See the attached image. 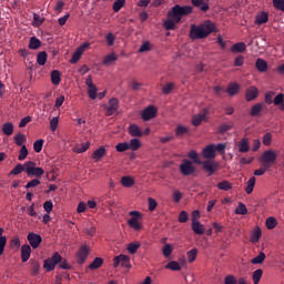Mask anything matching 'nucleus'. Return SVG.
Instances as JSON below:
<instances>
[{
  "label": "nucleus",
  "mask_w": 284,
  "mask_h": 284,
  "mask_svg": "<svg viewBox=\"0 0 284 284\" xmlns=\"http://www.w3.org/2000/svg\"><path fill=\"white\" fill-rule=\"evenodd\" d=\"M274 105L280 106L281 112H284V94L278 93L274 100H273Z\"/></svg>",
  "instance_id": "29"
},
{
  "label": "nucleus",
  "mask_w": 284,
  "mask_h": 284,
  "mask_svg": "<svg viewBox=\"0 0 284 284\" xmlns=\"http://www.w3.org/2000/svg\"><path fill=\"white\" fill-rule=\"evenodd\" d=\"M123 6H125V0H116L113 3V11L119 12L121 10V8H123Z\"/></svg>",
  "instance_id": "63"
},
{
  "label": "nucleus",
  "mask_w": 284,
  "mask_h": 284,
  "mask_svg": "<svg viewBox=\"0 0 284 284\" xmlns=\"http://www.w3.org/2000/svg\"><path fill=\"white\" fill-rule=\"evenodd\" d=\"M85 85L88 87L89 98L94 101L97 99L98 89L92 81V75H88V78L85 79Z\"/></svg>",
  "instance_id": "11"
},
{
  "label": "nucleus",
  "mask_w": 284,
  "mask_h": 284,
  "mask_svg": "<svg viewBox=\"0 0 284 284\" xmlns=\"http://www.w3.org/2000/svg\"><path fill=\"white\" fill-rule=\"evenodd\" d=\"M116 59H118L116 54L110 53L103 59V65H110V63H114Z\"/></svg>",
  "instance_id": "53"
},
{
  "label": "nucleus",
  "mask_w": 284,
  "mask_h": 284,
  "mask_svg": "<svg viewBox=\"0 0 284 284\" xmlns=\"http://www.w3.org/2000/svg\"><path fill=\"white\" fill-rule=\"evenodd\" d=\"M121 185H123V187H132V185H134V179H132L131 176H122L121 178Z\"/></svg>",
  "instance_id": "43"
},
{
  "label": "nucleus",
  "mask_w": 284,
  "mask_h": 284,
  "mask_svg": "<svg viewBox=\"0 0 284 284\" xmlns=\"http://www.w3.org/2000/svg\"><path fill=\"white\" fill-rule=\"evenodd\" d=\"M105 110L106 116H112V114H116V112L119 111V99L111 98L109 100V104L105 105Z\"/></svg>",
  "instance_id": "10"
},
{
  "label": "nucleus",
  "mask_w": 284,
  "mask_h": 284,
  "mask_svg": "<svg viewBox=\"0 0 284 284\" xmlns=\"http://www.w3.org/2000/svg\"><path fill=\"white\" fill-rule=\"evenodd\" d=\"M39 185H41V180H39V178H36L26 184V190H30V187H37Z\"/></svg>",
  "instance_id": "58"
},
{
  "label": "nucleus",
  "mask_w": 284,
  "mask_h": 284,
  "mask_svg": "<svg viewBox=\"0 0 284 284\" xmlns=\"http://www.w3.org/2000/svg\"><path fill=\"white\" fill-rule=\"evenodd\" d=\"M88 48H90V43H88V42L80 45L72 54V63H77L83 55V52H85V50H88Z\"/></svg>",
  "instance_id": "15"
},
{
  "label": "nucleus",
  "mask_w": 284,
  "mask_h": 284,
  "mask_svg": "<svg viewBox=\"0 0 284 284\" xmlns=\"http://www.w3.org/2000/svg\"><path fill=\"white\" fill-rule=\"evenodd\" d=\"M273 6L276 10L284 12V0H273Z\"/></svg>",
  "instance_id": "64"
},
{
  "label": "nucleus",
  "mask_w": 284,
  "mask_h": 284,
  "mask_svg": "<svg viewBox=\"0 0 284 284\" xmlns=\"http://www.w3.org/2000/svg\"><path fill=\"white\" fill-rule=\"evenodd\" d=\"M28 154H29L28 146L22 145L18 155V160L26 161V159H28Z\"/></svg>",
  "instance_id": "50"
},
{
  "label": "nucleus",
  "mask_w": 284,
  "mask_h": 284,
  "mask_svg": "<svg viewBox=\"0 0 284 284\" xmlns=\"http://www.w3.org/2000/svg\"><path fill=\"white\" fill-rule=\"evenodd\" d=\"M191 3L194 8H199L201 12H207V10H210V4L204 2V0H191Z\"/></svg>",
  "instance_id": "21"
},
{
  "label": "nucleus",
  "mask_w": 284,
  "mask_h": 284,
  "mask_svg": "<svg viewBox=\"0 0 284 284\" xmlns=\"http://www.w3.org/2000/svg\"><path fill=\"white\" fill-rule=\"evenodd\" d=\"M253 283L258 284L261 283V278H263V271L261 268H257L252 274Z\"/></svg>",
  "instance_id": "45"
},
{
  "label": "nucleus",
  "mask_w": 284,
  "mask_h": 284,
  "mask_svg": "<svg viewBox=\"0 0 284 284\" xmlns=\"http://www.w3.org/2000/svg\"><path fill=\"white\" fill-rule=\"evenodd\" d=\"M139 148H141V141L139 139L130 140L129 150H133L134 152H136Z\"/></svg>",
  "instance_id": "49"
},
{
  "label": "nucleus",
  "mask_w": 284,
  "mask_h": 284,
  "mask_svg": "<svg viewBox=\"0 0 284 284\" xmlns=\"http://www.w3.org/2000/svg\"><path fill=\"white\" fill-rule=\"evenodd\" d=\"M156 106L154 105H149L142 111L141 118L143 121H152L156 116Z\"/></svg>",
  "instance_id": "12"
},
{
  "label": "nucleus",
  "mask_w": 284,
  "mask_h": 284,
  "mask_svg": "<svg viewBox=\"0 0 284 284\" xmlns=\"http://www.w3.org/2000/svg\"><path fill=\"white\" fill-rule=\"evenodd\" d=\"M261 112H263V103H256L251 108L250 115L251 116H261Z\"/></svg>",
  "instance_id": "26"
},
{
  "label": "nucleus",
  "mask_w": 284,
  "mask_h": 284,
  "mask_svg": "<svg viewBox=\"0 0 284 284\" xmlns=\"http://www.w3.org/2000/svg\"><path fill=\"white\" fill-rule=\"evenodd\" d=\"M129 134L131 136H143V131L136 124H130L129 126Z\"/></svg>",
  "instance_id": "25"
},
{
  "label": "nucleus",
  "mask_w": 284,
  "mask_h": 284,
  "mask_svg": "<svg viewBox=\"0 0 284 284\" xmlns=\"http://www.w3.org/2000/svg\"><path fill=\"white\" fill-rule=\"evenodd\" d=\"M186 256L189 263H194L196 261V256H199V250L192 248L191 251H187Z\"/></svg>",
  "instance_id": "40"
},
{
  "label": "nucleus",
  "mask_w": 284,
  "mask_h": 284,
  "mask_svg": "<svg viewBox=\"0 0 284 284\" xmlns=\"http://www.w3.org/2000/svg\"><path fill=\"white\" fill-rule=\"evenodd\" d=\"M121 265L122 267H126L130 270L132 267V264H130V256L120 254L113 258V267L116 268Z\"/></svg>",
  "instance_id": "9"
},
{
  "label": "nucleus",
  "mask_w": 284,
  "mask_h": 284,
  "mask_svg": "<svg viewBox=\"0 0 284 284\" xmlns=\"http://www.w3.org/2000/svg\"><path fill=\"white\" fill-rule=\"evenodd\" d=\"M189 159H191L193 162H195L197 165H201L203 162L201 161V158H199V153L196 151H191L187 154Z\"/></svg>",
  "instance_id": "52"
},
{
  "label": "nucleus",
  "mask_w": 284,
  "mask_h": 284,
  "mask_svg": "<svg viewBox=\"0 0 284 284\" xmlns=\"http://www.w3.org/2000/svg\"><path fill=\"white\" fill-rule=\"evenodd\" d=\"M116 152H128L130 150V144L128 142H122L115 145Z\"/></svg>",
  "instance_id": "57"
},
{
  "label": "nucleus",
  "mask_w": 284,
  "mask_h": 284,
  "mask_svg": "<svg viewBox=\"0 0 284 284\" xmlns=\"http://www.w3.org/2000/svg\"><path fill=\"white\" fill-rule=\"evenodd\" d=\"M192 230L194 234H205V227L203 226V224H201V222H192Z\"/></svg>",
  "instance_id": "31"
},
{
  "label": "nucleus",
  "mask_w": 284,
  "mask_h": 284,
  "mask_svg": "<svg viewBox=\"0 0 284 284\" xmlns=\"http://www.w3.org/2000/svg\"><path fill=\"white\" fill-rule=\"evenodd\" d=\"M255 185H256V178L255 176L250 178V180L246 182V187H245L246 194H252V192H254Z\"/></svg>",
  "instance_id": "33"
},
{
  "label": "nucleus",
  "mask_w": 284,
  "mask_h": 284,
  "mask_svg": "<svg viewBox=\"0 0 284 284\" xmlns=\"http://www.w3.org/2000/svg\"><path fill=\"white\" fill-rule=\"evenodd\" d=\"M41 48V40L37 37H31L29 40V49L30 50H39Z\"/></svg>",
  "instance_id": "32"
},
{
  "label": "nucleus",
  "mask_w": 284,
  "mask_h": 284,
  "mask_svg": "<svg viewBox=\"0 0 284 284\" xmlns=\"http://www.w3.org/2000/svg\"><path fill=\"white\" fill-rule=\"evenodd\" d=\"M190 132V128L183 126V125H178L175 129V134L176 136H183Z\"/></svg>",
  "instance_id": "51"
},
{
  "label": "nucleus",
  "mask_w": 284,
  "mask_h": 284,
  "mask_svg": "<svg viewBox=\"0 0 284 284\" xmlns=\"http://www.w3.org/2000/svg\"><path fill=\"white\" fill-rule=\"evenodd\" d=\"M255 68L258 72H267V62L264 59L258 58L255 62Z\"/></svg>",
  "instance_id": "28"
},
{
  "label": "nucleus",
  "mask_w": 284,
  "mask_h": 284,
  "mask_svg": "<svg viewBox=\"0 0 284 284\" xmlns=\"http://www.w3.org/2000/svg\"><path fill=\"white\" fill-rule=\"evenodd\" d=\"M245 50H247V47L244 44V42H237L231 47V52L234 53L245 52Z\"/></svg>",
  "instance_id": "30"
},
{
  "label": "nucleus",
  "mask_w": 284,
  "mask_h": 284,
  "mask_svg": "<svg viewBox=\"0 0 284 284\" xmlns=\"http://www.w3.org/2000/svg\"><path fill=\"white\" fill-rule=\"evenodd\" d=\"M24 168H26L27 176H31V178L36 176V179H41V176L45 174V171L43 170V168L37 166V163L32 161L26 162Z\"/></svg>",
  "instance_id": "5"
},
{
  "label": "nucleus",
  "mask_w": 284,
  "mask_h": 284,
  "mask_svg": "<svg viewBox=\"0 0 284 284\" xmlns=\"http://www.w3.org/2000/svg\"><path fill=\"white\" fill-rule=\"evenodd\" d=\"M89 149H90V142H87L73 148V152H77L78 154H83V152H87Z\"/></svg>",
  "instance_id": "46"
},
{
  "label": "nucleus",
  "mask_w": 284,
  "mask_h": 284,
  "mask_svg": "<svg viewBox=\"0 0 284 284\" xmlns=\"http://www.w3.org/2000/svg\"><path fill=\"white\" fill-rule=\"evenodd\" d=\"M202 156L204 159H215L216 153L214 151V144H209L206 148L202 150Z\"/></svg>",
  "instance_id": "20"
},
{
  "label": "nucleus",
  "mask_w": 284,
  "mask_h": 284,
  "mask_svg": "<svg viewBox=\"0 0 284 284\" xmlns=\"http://www.w3.org/2000/svg\"><path fill=\"white\" fill-rule=\"evenodd\" d=\"M48 62V53L45 51H41L37 55V63L40 65H44Z\"/></svg>",
  "instance_id": "42"
},
{
  "label": "nucleus",
  "mask_w": 284,
  "mask_h": 284,
  "mask_svg": "<svg viewBox=\"0 0 284 284\" xmlns=\"http://www.w3.org/2000/svg\"><path fill=\"white\" fill-rule=\"evenodd\" d=\"M21 172H26V164L19 163V164H17V165L12 169V171L10 172V175H11V176H17V175L21 174Z\"/></svg>",
  "instance_id": "39"
},
{
  "label": "nucleus",
  "mask_w": 284,
  "mask_h": 284,
  "mask_svg": "<svg viewBox=\"0 0 284 284\" xmlns=\"http://www.w3.org/2000/svg\"><path fill=\"white\" fill-rule=\"evenodd\" d=\"M175 85L172 82L166 83L164 87H162V94H170L172 90H174Z\"/></svg>",
  "instance_id": "59"
},
{
  "label": "nucleus",
  "mask_w": 284,
  "mask_h": 284,
  "mask_svg": "<svg viewBox=\"0 0 284 284\" xmlns=\"http://www.w3.org/2000/svg\"><path fill=\"white\" fill-rule=\"evenodd\" d=\"M267 21H270V14L265 11H262L255 18V23L257 26H263V23H267Z\"/></svg>",
  "instance_id": "22"
},
{
  "label": "nucleus",
  "mask_w": 284,
  "mask_h": 284,
  "mask_svg": "<svg viewBox=\"0 0 284 284\" xmlns=\"http://www.w3.org/2000/svg\"><path fill=\"white\" fill-rule=\"evenodd\" d=\"M239 152L242 154H246V152H250V142H247V139L243 138L239 143H237Z\"/></svg>",
  "instance_id": "23"
},
{
  "label": "nucleus",
  "mask_w": 284,
  "mask_h": 284,
  "mask_svg": "<svg viewBox=\"0 0 284 284\" xmlns=\"http://www.w3.org/2000/svg\"><path fill=\"white\" fill-rule=\"evenodd\" d=\"M139 247H141V243H139V242H134V243H130L129 245H128V252L130 253V254H134L135 252H138L139 251Z\"/></svg>",
  "instance_id": "55"
},
{
  "label": "nucleus",
  "mask_w": 284,
  "mask_h": 284,
  "mask_svg": "<svg viewBox=\"0 0 284 284\" xmlns=\"http://www.w3.org/2000/svg\"><path fill=\"white\" fill-rule=\"evenodd\" d=\"M209 113H210V109L205 108L203 113L193 115L192 125H194L195 128H199V125H201V123L205 121Z\"/></svg>",
  "instance_id": "14"
},
{
  "label": "nucleus",
  "mask_w": 284,
  "mask_h": 284,
  "mask_svg": "<svg viewBox=\"0 0 284 284\" xmlns=\"http://www.w3.org/2000/svg\"><path fill=\"white\" fill-rule=\"evenodd\" d=\"M180 172L183 174V176H190L196 172V168L192 165V162L187 159H184L182 161V164L180 165Z\"/></svg>",
  "instance_id": "8"
},
{
  "label": "nucleus",
  "mask_w": 284,
  "mask_h": 284,
  "mask_svg": "<svg viewBox=\"0 0 284 284\" xmlns=\"http://www.w3.org/2000/svg\"><path fill=\"white\" fill-rule=\"evenodd\" d=\"M31 247H33V250H37V247H39V245H41L43 237H41V235L37 234V233H29L27 236Z\"/></svg>",
  "instance_id": "13"
},
{
  "label": "nucleus",
  "mask_w": 284,
  "mask_h": 284,
  "mask_svg": "<svg viewBox=\"0 0 284 284\" xmlns=\"http://www.w3.org/2000/svg\"><path fill=\"white\" fill-rule=\"evenodd\" d=\"M51 83L53 85H59V83H61V72L59 70H53L51 72Z\"/></svg>",
  "instance_id": "34"
},
{
  "label": "nucleus",
  "mask_w": 284,
  "mask_h": 284,
  "mask_svg": "<svg viewBox=\"0 0 284 284\" xmlns=\"http://www.w3.org/2000/svg\"><path fill=\"white\" fill-rule=\"evenodd\" d=\"M2 132L6 134V136H11V134L14 132V125L11 122H7L2 125Z\"/></svg>",
  "instance_id": "35"
},
{
  "label": "nucleus",
  "mask_w": 284,
  "mask_h": 284,
  "mask_svg": "<svg viewBox=\"0 0 284 284\" xmlns=\"http://www.w3.org/2000/svg\"><path fill=\"white\" fill-rule=\"evenodd\" d=\"M14 141H16V145H19V146H23V143H26V135L21 134V133H18L16 136H14Z\"/></svg>",
  "instance_id": "60"
},
{
  "label": "nucleus",
  "mask_w": 284,
  "mask_h": 284,
  "mask_svg": "<svg viewBox=\"0 0 284 284\" xmlns=\"http://www.w3.org/2000/svg\"><path fill=\"white\" fill-rule=\"evenodd\" d=\"M239 90H241V85H239L236 82H233L229 84L226 92L230 97H234L235 94H239Z\"/></svg>",
  "instance_id": "24"
},
{
  "label": "nucleus",
  "mask_w": 284,
  "mask_h": 284,
  "mask_svg": "<svg viewBox=\"0 0 284 284\" xmlns=\"http://www.w3.org/2000/svg\"><path fill=\"white\" fill-rule=\"evenodd\" d=\"M103 265V258L95 257L92 263L88 266V270H99Z\"/></svg>",
  "instance_id": "41"
},
{
  "label": "nucleus",
  "mask_w": 284,
  "mask_h": 284,
  "mask_svg": "<svg viewBox=\"0 0 284 284\" xmlns=\"http://www.w3.org/2000/svg\"><path fill=\"white\" fill-rule=\"evenodd\" d=\"M43 21H45V18L41 17L39 13L33 14V28H40V26H43Z\"/></svg>",
  "instance_id": "38"
},
{
  "label": "nucleus",
  "mask_w": 284,
  "mask_h": 284,
  "mask_svg": "<svg viewBox=\"0 0 284 284\" xmlns=\"http://www.w3.org/2000/svg\"><path fill=\"white\" fill-rule=\"evenodd\" d=\"M261 229L258 227L255 231H253L250 237L251 243H258V241H261Z\"/></svg>",
  "instance_id": "48"
},
{
  "label": "nucleus",
  "mask_w": 284,
  "mask_h": 284,
  "mask_svg": "<svg viewBox=\"0 0 284 284\" xmlns=\"http://www.w3.org/2000/svg\"><path fill=\"white\" fill-rule=\"evenodd\" d=\"M43 139H40V140H37L34 143H33V150L34 152L39 153L41 152V150H43Z\"/></svg>",
  "instance_id": "61"
},
{
  "label": "nucleus",
  "mask_w": 284,
  "mask_h": 284,
  "mask_svg": "<svg viewBox=\"0 0 284 284\" xmlns=\"http://www.w3.org/2000/svg\"><path fill=\"white\" fill-rule=\"evenodd\" d=\"M61 261H63V257L59 253H53L51 257L44 261L43 267L47 272H52V270H54V267L60 263L59 267L61 270H70L68 262Z\"/></svg>",
  "instance_id": "3"
},
{
  "label": "nucleus",
  "mask_w": 284,
  "mask_h": 284,
  "mask_svg": "<svg viewBox=\"0 0 284 284\" xmlns=\"http://www.w3.org/2000/svg\"><path fill=\"white\" fill-rule=\"evenodd\" d=\"M245 99L248 102L255 101V99H258V89L256 87L247 88L245 92Z\"/></svg>",
  "instance_id": "17"
},
{
  "label": "nucleus",
  "mask_w": 284,
  "mask_h": 284,
  "mask_svg": "<svg viewBox=\"0 0 284 284\" xmlns=\"http://www.w3.org/2000/svg\"><path fill=\"white\" fill-rule=\"evenodd\" d=\"M235 214H241V215L247 214V206H245V205L243 204V202H240V203L237 204L236 210H235Z\"/></svg>",
  "instance_id": "56"
},
{
  "label": "nucleus",
  "mask_w": 284,
  "mask_h": 284,
  "mask_svg": "<svg viewBox=\"0 0 284 284\" xmlns=\"http://www.w3.org/2000/svg\"><path fill=\"white\" fill-rule=\"evenodd\" d=\"M172 252H174V246H172V244H164L162 247L164 258H170V256H172Z\"/></svg>",
  "instance_id": "36"
},
{
  "label": "nucleus",
  "mask_w": 284,
  "mask_h": 284,
  "mask_svg": "<svg viewBox=\"0 0 284 284\" xmlns=\"http://www.w3.org/2000/svg\"><path fill=\"white\" fill-rule=\"evenodd\" d=\"M202 168L205 172H209V176H212L219 170V163L205 161L202 163Z\"/></svg>",
  "instance_id": "16"
},
{
  "label": "nucleus",
  "mask_w": 284,
  "mask_h": 284,
  "mask_svg": "<svg viewBox=\"0 0 284 284\" xmlns=\"http://www.w3.org/2000/svg\"><path fill=\"white\" fill-rule=\"evenodd\" d=\"M187 14H192L191 6L175 4L172 10L168 12V19L164 21L165 30H175L176 23H181L183 17H187Z\"/></svg>",
  "instance_id": "1"
},
{
  "label": "nucleus",
  "mask_w": 284,
  "mask_h": 284,
  "mask_svg": "<svg viewBox=\"0 0 284 284\" xmlns=\"http://www.w3.org/2000/svg\"><path fill=\"white\" fill-rule=\"evenodd\" d=\"M88 256H90V246L83 244L75 253V261L78 265H84L85 261H88Z\"/></svg>",
  "instance_id": "7"
},
{
  "label": "nucleus",
  "mask_w": 284,
  "mask_h": 284,
  "mask_svg": "<svg viewBox=\"0 0 284 284\" xmlns=\"http://www.w3.org/2000/svg\"><path fill=\"white\" fill-rule=\"evenodd\" d=\"M217 187L222 190L223 192H230L232 190L233 185L230 181L223 180L222 182L217 183Z\"/></svg>",
  "instance_id": "37"
},
{
  "label": "nucleus",
  "mask_w": 284,
  "mask_h": 284,
  "mask_svg": "<svg viewBox=\"0 0 284 284\" xmlns=\"http://www.w3.org/2000/svg\"><path fill=\"white\" fill-rule=\"evenodd\" d=\"M276 159H278V152L270 149L262 153L258 161H260L261 165H263V168L272 170V165H274V163H276Z\"/></svg>",
  "instance_id": "4"
},
{
  "label": "nucleus",
  "mask_w": 284,
  "mask_h": 284,
  "mask_svg": "<svg viewBox=\"0 0 284 284\" xmlns=\"http://www.w3.org/2000/svg\"><path fill=\"white\" fill-rule=\"evenodd\" d=\"M232 128H233V124L223 123L219 126V133L225 134V132H229V130H231Z\"/></svg>",
  "instance_id": "62"
},
{
  "label": "nucleus",
  "mask_w": 284,
  "mask_h": 284,
  "mask_svg": "<svg viewBox=\"0 0 284 284\" xmlns=\"http://www.w3.org/2000/svg\"><path fill=\"white\" fill-rule=\"evenodd\" d=\"M129 214L132 217L128 220V225L135 232H141V230H143V225L139 222L140 219H143L141 213L139 211H131Z\"/></svg>",
  "instance_id": "6"
},
{
  "label": "nucleus",
  "mask_w": 284,
  "mask_h": 284,
  "mask_svg": "<svg viewBox=\"0 0 284 284\" xmlns=\"http://www.w3.org/2000/svg\"><path fill=\"white\" fill-rule=\"evenodd\" d=\"M105 154H108L105 146H100L92 153L91 159H93L95 163H99V161H101Z\"/></svg>",
  "instance_id": "18"
},
{
  "label": "nucleus",
  "mask_w": 284,
  "mask_h": 284,
  "mask_svg": "<svg viewBox=\"0 0 284 284\" xmlns=\"http://www.w3.org/2000/svg\"><path fill=\"white\" fill-rule=\"evenodd\" d=\"M212 32H216V27L212 21H206L200 26L192 24L190 39H192V41H196V39H207Z\"/></svg>",
  "instance_id": "2"
},
{
  "label": "nucleus",
  "mask_w": 284,
  "mask_h": 284,
  "mask_svg": "<svg viewBox=\"0 0 284 284\" xmlns=\"http://www.w3.org/2000/svg\"><path fill=\"white\" fill-rule=\"evenodd\" d=\"M165 270H172V272H180L181 264L176 261H171L165 265Z\"/></svg>",
  "instance_id": "44"
},
{
  "label": "nucleus",
  "mask_w": 284,
  "mask_h": 284,
  "mask_svg": "<svg viewBox=\"0 0 284 284\" xmlns=\"http://www.w3.org/2000/svg\"><path fill=\"white\" fill-rule=\"evenodd\" d=\"M3 227H0V256L6 252V244L8 243V237L3 236Z\"/></svg>",
  "instance_id": "27"
},
{
  "label": "nucleus",
  "mask_w": 284,
  "mask_h": 284,
  "mask_svg": "<svg viewBox=\"0 0 284 284\" xmlns=\"http://www.w3.org/2000/svg\"><path fill=\"white\" fill-rule=\"evenodd\" d=\"M265 261V254L260 252L257 256L251 260L252 265H261Z\"/></svg>",
  "instance_id": "47"
},
{
  "label": "nucleus",
  "mask_w": 284,
  "mask_h": 284,
  "mask_svg": "<svg viewBox=\"0 0 284 284\" xmlns=\"http://www.w3.org/2000/svg\"><path fill=\"white\" fill-rule=\"evenodd\" d=\"M277 223L278 222L275 220L274 216L267 217L266 219V229L274 230V227H276Z\"/></svg>",
  "instance_id": "54"
},
{
  "label": "nucleus",
  "mask_w": 284,
  "mask_h": 284,
  "mask_svg": "<svg viewBox=\"0 0 284 284\" xmlns=\"http://www.w3.org/2000/svg\"><path fill=\"white\" fill-rule=\"evenodd\" d=\"M30 254H32V248L30 247V245L24 244L21 246V258H22V263H28V261H30Z\"/></svg>",
  "instance_id": "19"
}]
</instances>
